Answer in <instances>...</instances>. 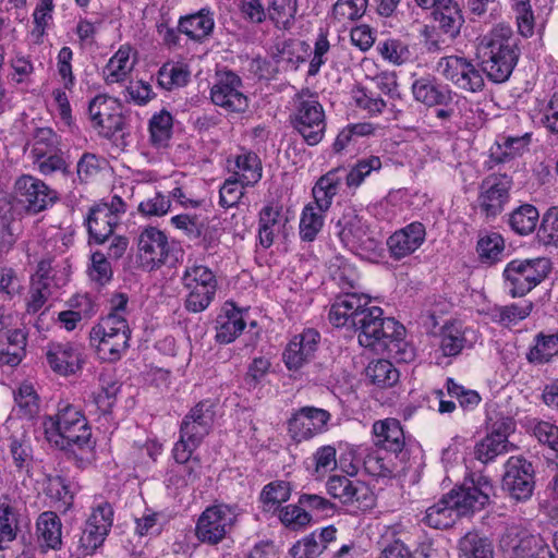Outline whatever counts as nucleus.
<instances>
[{
  "label": "nucleus",
  "mask_w": 558,
  "mask_h": 558,
  "mask_svg": "<svg viewBox=\"0 0 558 558\" xmlns=\"http://www.w3.org/2000/svg\"><path fill=\"white\" fill-rule=\"evenodd\" d=\"M494 493L495 488L488 476L471 473L461 485L427 508L423 521L433 529H447L454 523V514L465 515L482 510Z\"/></svg>",
  "instance_id": "nucleus-1"
},
{
  "label": "nucleus",
  "mask_w": 558,
  "mask_h": 558,
  "mask_svg": "<svg viewBox=\"0 0 558 558\" xmlns=\"http://www.w3.org/2000/svg\"><path fill=\"white\" fill-rule=\"evenodd\" d=\"M482 70L495 83H504L511 75L519 60L518 39L510 26L499 24L478 44Z\"/></svg>",
  "instance_id": "nucleus-2"
},
{
  "label": "nucleus",
  "mask_w": 558,
  "mask_h": 558,
  "mask_svg": "<svg viewBox=\"0 0 558 558\" xmlns=\"http://www.w3.org/2000/svg\"><path fill=\"white\" fill-rule=\"evenodd\" d=\"M46 439L61 450H92V430L84 414L73 404L61 401L54 416L44 421Z\"/></svg>",
  "instance_id": "nucleus-3"
},
{
  "label": "nucleus",
  "mask_w": 558,
  "mask_h": 558,
  "mask_svg": "<svg viewBox=\"0 0 558 558\" xmlns=\"http://www.w3.org/2000/svg\"><path fill=\"white\" fill-rule=\"evenodd\" d=\"M357 331L359 343L364 348L379 350L384 348L399 347V341L404 335V327L390 317H384V312L378 306H369L353 328Z\"/></svg>",
  "instance_id": "nucleus-4"
},
{
  "label": "nucleus",
  "mask_w": 558,
  "mask_h": 558,
  "mask_svg": "<svg viewBox=\"0 0 558 558\" xmlns=\"http://www.w3.org/2000/svg\"><path fill=\"white\" fill-rule=\"evenodd\" d=\"M180 280L186 292L184 308L194 314L206 311L215 300L218 290L215 272L208 266L189 258Z\"/></svg>",
  "instance_id": "nucleus-5"
},
{
  "label": "nucleus",
  "mask_w": 558,
  "mask_h": 558,
  "mask_svg": "<svg viewBox=\"0 0 558 558\" xmlns=\"http://www.w3.org/2000/svg\"><path fill=\"white\" fill-rule=\"evenodd\" d=\"M131 329L126 317L107 315L89 332L90 344L100 360L117 362L130 347Z\"/></svg>",
  "instance_id": "nucleus-6"
},
{
  "label": "nucleus",
  "mask_w": 558,
  "mask_h": 558,
  "mask_svg": "<svg viewBox=\"0 0 558 558\" xmlns=\"http://www.w3.org/2000/svg\"><path fill=\"white\" fill-rule=\"evenodd\" d=\"M290 121L307 145L315 146L323 141L327 126L325 110L308 89L295 95Z\"/></svg>",
  "instance_id": "nucleus-7"
},
{
  "label": "nucleus",
  "mask_w": 558,
  "mask_h": 558,
  "mask_svg": "<svg viewBox=\"0 0 558 558\" xmlns=\"http://www.w3.org/2000/svg\"><path fill=\"white\" fill-rule=\"evenodd\" d=\"M215 421V404L210 400L199 401L182 420L180 438L174 444L172 453L179 460H186L189 452L201 445L209 434Z\"/></svg>",
  "instance_id": "nucleus-8"
},
{
  "label": "nucleus",
  "mask_w": 558,
  "mask_h": 558,
  "mask_svg": "<svg viewBox=\"0 0 558 558\" xmlns=\"http://www.w3.org/2000/svg\"><path fill=\"white\" fill-rule=\"evenodd\" d=\"M239 517V508L226 504L207 507L196 523V536L206 544L220 543L234 527Z\"/></svg>",
  "instance_id": "nucleus-9"
},
{
  "label": "nucleus",
  "mask_w": 558,
  "mask_h": 558,
  "mask_svg": "<svg viewBox=\"0 0 558 558\" xmlns=\"http://www.w3.org/2000/svg\"><path fill=\"white\" fill-rule=\"evenodd\" d=\"M327 494L351 512L366 511L375 506V496L369 486L345 475H332L326 482Z\"/></svg>",
  "instance_id": "nucleus-10"
},
{
  "label": "nucleus",
  "mask_w": 558,
  "mask_h": 558,
  "mask_svg": "<svg viewBox=\"0 0 558 558\" xmlns=\"http://www.w3.org/2000/svg\"><path fill=\"white\" fill-rule=\"evenodd\" d=\"M499 546L505 558H555L539 535H533L521 526L508 527Z\"/></svg>",
  "instance_id": "nucleus-11"
},
{
  "label": "nucleus",
  "mask_w": 558,
  "mask_h": 558,
  "mask_svg": "<svg viewBox=\"0 0 558 558\" xmlns=\"http://www.w3.org/2000/svg\"><path fill=\"white\" fill-rule=\"evenodd\" d=\"M214 105L229 113H243L248 109L250 100L243 90L241 77L232 71L217 72L210 88Z\"/></svg>",
  "instance_id": "nucleus-12"
},
{
  "label": "nucleus",
  "mask_w": 558,
  "mask_h": 558,
  "mask_svg": "<svg viewBox=\"0 0 558 558\" xmlns=\"http://www.w3.org/2000/svg\"><path fill=\"white\" fill-rule=\"evenodd\" d=\"M437 71L457 88L468 93H478L485 86L483 70L477 69L471 60L460 56L440 58Z\"/></svg>",
  "instance_id": "nucleus-13"
},
{
  "label": "nucleus",
  "mask_w": 558,
  "mask_h": 558,
  "mask_svg": "<svg viewBox=\"0 0 558 558\" xmlns=\"http://www.w3.org/2000/svg\"><path fill=\"white\" fill-rule=\"evenodd\" d=\"M546 259L510 262L504 270V277L511 296H523L530 292L546 277Z\"/></svg>",
  "instance_id": "nucleus-14"
},
{
  "label": "nucleus",
  "mask_w": 558,
  "mask_h": 558,
  "mask_svg": "<svg viewBox=\"0 0 558 558\" xmlns=\"http://www.w3.org/2000/svg\"><path fill=\"white\" fill-rule=\"evenodd\" d=\"M88 113L93 126L105 137H111L124 128L122 107L118 99L106 96H95L88 105Z\"/></svg>",
  "instance_id": "nucleus-15"
},
{
  "label": "nucleus",
  "mask_w": 558,
  "mask_h": 558,
  "mask_svg": "<svg viewBox=\"0 0 558 558\" xmlns=\"http://www.w3.org/2000/svg\"><path fill=\"white\" fill-rule=\"evenodd\" d=\"M171 246L167 234L156 227L144 228L137 238V256L147 270L158 269L167 263Z\"/></svg>",
  "instance_id": "nucleus-16"
},
{
  "label": "nucleus",
  "mask_w": 558,
  "mask_h": 558,
  "mask_svg": "<svg viewBox=\"0 0 558 558\" xmlns=\"http://www.w3.org/2000/svg\"><path fill=\"white\" fill-rule=\"evenodd\" d=\"M14 193L19 203L28 213L38 214L57 199V192L44 181L31 174H23L14 183Z\"/></svg>",
  "instance_id": "nucleus-17"
},
{
  "label": "nucleus",
  "mask_w": 558,
  "mask_h": 558,
  "mask_svg": "<svg viewBox=\"0 0 558 558\" xmlns=\"http://www.w3.org/2000/svg\"><path fill=\"white\" fill-rule=\"evenodd\" d=\"M331 414L324 409L303 407L288 421V432L293 440L301 442L327 430Z\"/></svg>",
  "instance_id": "nucleus-18"
},
{
  "label": "nucleus",
  "mask_w": 558,
  "mask_h": 558,
  "mask_svg": "<svg viewBox=\"0 0 558 558\" xmlns=\"http://www.w3.org/2000/svg\"><path fill=\"white\" fill-rule=\"evenodd\" d=\"M512 179L507 174H490L480 185L478 206L486 217H496L509 202Z\"/></svg>",
  "instance_id": "nucleus-19"
},
{
  "label": "nucleus",
  "mask_w": 558,
  "mask_h": 558,
  "mask_svg": "<svg viewBox=\"0 0 558 558\" xmlns=\"http://www.w3.org/2000/svg\"><path fill=\"white\" fill-rule=\"evenodd\" d=\"M533 474L530 462L520 457H510L505 465L502 488L515 500H526L534 489Z\"/></svg>",
  "instance_id": "nucleus-20"
},
{
  "label": "nucleus",
  "mask_w": 558,
  "mask_h": 558,
  "mask_svg": "<svg viewBox=\"0 0 558 558\" xmlns=\"http://www.w3.org/2000/svg\"><path fill=\"white\" fill-rule=\"evenodd\" d=\"M46 360L51 371L60 376L75 375L83 368V348L75 342H50Z\"/></svg>",
  "instance_id": "nucleus-21"
},
{
  "label": "nucleus",
  "mask_w": 558,
  "mask_h": 558,
  "mask_svg": "<svg viewBox=\"0 0 558 558\" xmlns=\"http://www.w3.org/2000/svg\"><path fill=\"white\" fill-rule=\"evenodd\" d=\"M369 296L356 292L339 295L329 311V322L337 328H354L362 315L369 308Z\"/></svg>",
  "instance_id": "nucleus-22"
},
{
  "label": "nucleus",
  "mask_w": 558,
  "mask_h": 558,
  "mask_svg": "<svg viewBox=\"0 0 558 558\" xmlns=\"http://www.w3.org/2000/svg\"><path fill=\"white\" fill-rule=\"evenodd\" d=\"M337 228L341 242L352 250L373 252L378 246V241L353 210L344 214L338 220Z\"/></svg>",
  "instance_id": "nucleus-23"
},
{
  "label": "nucleus",
  "mask_w": 558,
  "mask_h": 558,
  "mask_svg": "<svg viewBox=\"0 0 558 558\" xmlns=\"http://www.w3.org/2000/svg\"><path fill=\"white\" fill-rule=\"evenodd\" d=\"M320 335L315 329H305L295 335L283 352V362L289 371H299L310 363L317 351Z\"/></svg>",
  "instance_id": "nucleus-24"
},
{
  "label": "nucleus",
  "mask_w": 558,
  "mask_h": 558,
  "mask_svg": "<svg viewBox=\"0 0 558 558\" xmlns=\"http://www.w3.org/2000/svg\"><path fill=\"white\" fill-rule=\"evenodd\" d=\"M417 7L423 10L435 9V20L439 28L449 37L453 38L463 25V15L456 0H414Z\"/></svg>",
  "instance_id": "nucleus-25"
},
{
  "label": "nucleus",
  "mask_w": 558,
  "mask_h": 558,
  "mask_svg": "<svg viewBox=\"0 0 558 558\" xmlns=\"http://www.w3.org/2000/svg\"><path fill=\"white\" fill-rule=\"evenodd\" d=\"M426 230L422 222L414 221L395 231L387 240L391 256L401 259L414 253L425 241Z\"/></svg>",
  "instance_id": "nucleus-26"
},
{
  "label": "nucleus",
  "mask_w": 558,
  "mask_h": 558,
  "mask_svg": "<svg viewBox=\"0 0 558 558\" xmlns=\"http://www.w3.org/2000/svg\"><path fill=\"white\" fill-rule=\"evenodd\" d=\"M374 445L383 450L405 457V436L400 422L396 418H386L373 424Z\"/></svg>",
  "instance_id": "nucleus-27"
},
{
  "label": "nucleus",
  "mask_w": 558,
  "mask_h": 558,
  "mask_svg": "<svg viewBox=\"0 0 558 558\" xmlns=\"http://www.w3.org/2000/svg\"><path fill=\"white\" fill-rule=\"evenodd\" d=\"M475 340L476 335L473 329L464 327L461 323H449L441 328L439 349L444 356H457Z\"/></svg>",
  "instance_id": "nucleus-28"
},
{
  "label": "nucleus",
  "mask_w": 558,
  "mask_h": 558,
  "mask_svg": "<svg viewBox=\"0 0 558 558\" xmlns=\"http://www.w3.org/2000/svg\"><path fill=\"white\" fill-rule=\"evenodd\" d=\"M411 90L414 99L427 107L444 106L452 99L451 90L430 76L416 78Z\"/></svg>",
  "instance_id": "nucleus-29"
},
{
  "label": "nucleus",
  "mask_w": 558,
  "mask_h": 558,
  "mask_svg": "<svg viewBox=\"0 0 558 558\" xmlns=\"http://www.w3.org/2000/svg\"><path fill=\"white\" fill-rule=\"evenodd\" d=\"M245 326L242 312L233 303H226L216 320L217 342L231 343L242 333Z\"/></svg>",
  "instance_id": "nucleus-30"
},
{
  "label": "nucleus",
  "mask_w": 558,
  "mask_h": 558,
  "mask_svg": "<svg viewBox=\"0 0 558 558\" xmlns=\"http://www.w3.org/2000/svg\"><path fill=\"white\" fill-rule=\"evenodd\" d=\"M531 142V132L515 136H502L490 147L489 158L496 165L509 162L527 151Z\"/></svg>",
  "instance_id": "nucleus-31"
},
{
  "label": "nucleus",
  "mask_w": 558,
  "mask_h": 558,
  "mask_svg": "<svg viewBox=\"0 0 558 558\" xmlns=\"http://www.w3.org/2000/svg\"><path fill=\"white\" fill-rule=\"evenodd\" d=\"M118 223V218L107 208V203L96 204L86 218L89 236L98 244L112 235Z\"/></svg>",
  "instance_id": "nucleus-32"
},
{
  "label": "nucleus",
  "mask_w": 558,
  "mask_h": 558,
  "mask_svg": "<svg viewBox=\"0 0 558 558\" xmlns=\"http://www.w3.org/2000/svg\"><path fill=\"white\" fill-rule=\"evenodd\" d=\"M20 513L16 502L9 495L0 496V550L9 547L19 532Z\"/></svg>",
  "instance_id": "nucleus-33"
},
{
  "label": "nucleus",
  "mask_w": 558,
  "mask_h": 558,
  "mask_svg": "<svg viewBox=\"0 0 558 558\" xmlns=\"http://www.w3.org/2000/svg\"><path fill=\"white\" fill-rule=\"evenodd\" d=\"M214 27V14L207 9H202L194 14L181 17L179 21V32L185 34L190 39L199 43L210 36Z\"/></svg>",
  "instance_id": "nucleus-34"
},
{
  "label": "nucleus",
  "mask_w": 558,
  "mask_h": 558,
  "mask_svg": "<svg viewBox=\"0 0 558 558\" xmlns=\"http://www.w3.org/2000/svg\"><path fill=\"white\" fill-rule=\"evenodd\" d=\"M344 179V169L336 168L322 175L312 189L314 202L319 204L320 208L329 209L333 197Z\"/></svg>",
  "instance_id": "nucleus-35"
},
{
  "label": "nucleus",
  "mask_w": 558,
  "mask_h": 558,
  "mask_svg": "<svg viewBox=\"0 0 558 558\" xmlns=\"http://www.w3.org/2000/svg\"><path fill=\"white\" fill-rule=\"evenodd\" d=\"M533 310V303L522 301L509 305H494L485 311V315L490 322L499 324L502 327H510L525 319Z\"/></svg>",
  "instance_id": "nucleus-36"
},
{
  "label": "nucleus",
  "mask_w": 558,
  "mask_h": 558,
  "mask_svg": "<svg viewBox=\"0 0 558 558\" xmlns=\"http://www.w3.org/2000/svg\"><path fill=\"white\" fill-rule=\"evenodd\" d=\"M37 535L41 547L47 549H60L62 545V523L57 513L43 512L37 520Z\"/></svg>",
  "instance_id": "nucleus-37"
},
{
  "label": "nucleus",
  "mask_w": 558,
  "mask_h": 558,
  "mask_svg": "<svg viewBox=\"0 0 558 558\" xmlns=\"http://www.w3.org/2000/svg\"><path fill=\"white\" fill-rule=\"evenodd\" d=\"M192 453L189 452L187 459L182 461L173 454L177 466L171 469L167 481L169 485L174 486L177 489L194 485L201 478V461L197 458H192Z\"/></svg>",
  "instance_id": "nucleus-38"
},
{
  "label": "nucleus",
  "mask_w": 558,
  "mask_h": 558,
  "mask_svg": "<svg viewBox=\"0 0 558 558\" xmlns=\"http://www.w3.org/2000/svg\"><path fill=\"white\" fill-rule=\"evenodd\" d=\"M131 46L122 45L109 59L108 63L102 69V76L106 84L121 83L126 80L134 68V61L131 60Z\"/></svg>",
  "instance_id": "nucleus-39"
},
{
  "label": "nucleus",
  "mask_w": 558,
  "mask_h": 558,
  "mask_svg": "<svg viewBox=\"0 0 558 558\" xmlns=\"http://www.w3.org/2000/svg\"><path fill=\"white\" fill-rule=\"evenodd\" d=\"M239 179L243 185L253 186L260 181L263 177L262 161L257 154L253 151H243L234 157L233 175Z\"/></svg>",
  "instance_id": "nucleus-40"
},
{
  "label": "nucleus",
  "mask_w": 558,
  "mask_h": 558,
  "mask_svg": "<svg viewBox=\"0 0 558 558\" xmlns=\"http://www.w3.org/2000/svg\"><path fill=\"white\" fill-rule=\"evenodd\" d=\"M327 208H320L316 202L307 204L301 214L299 233L303 241L312 242L324 226Z\"/></svg>",
  "instance_id": "nucleus-41"
},
{
  "label": "nucleus",
  "mask_w": 558,
  "mask_h": 558,
  "mask_svg": "<svg viewBox=\"0 0 558 558\" xmlns=\"http://www.w3.org/2000/svg\"><path fill=\"white\" fill-rule=\"evenodd\" d=\"M280 208L274 204L265 205L258 215V242L264 248H269L279 230Z\"/></svg>",
  "instance_id": "nucleus-42"
},
{
  "label": "nucleus",
  "mask_w": 558,
  "mask_h": 558,
  "mask_svg": "<svg viewBox=\"0 0 558 558\" xmlns=\"http://www.w3.org/2000/svg\"><path fill=\"white\" fill-rule=\"evenodd\" d=\"M191 72L189 66L182 62H167L157 73L158 85L172 90L185 86L190 81Z\"/></svg>",
  "instance_id": "nucleus-43"
},
{
  "label": "nucleus",
  "mask_w": 558,
  "mask_h": 558,
  "mask_svg": "<svg viewBox=\"0 0 558 558\" xmlns=\"http://www.w3.org/2000/svg\"><path fill=\"white\" fill-rule=\"evenodd\" d=\"M173 119L169 111L162 109L153 114L148 123L150 144L160 149L168 146L172 135Z\"/></svg>",
  "instance_id": "nucleus-44"
},
{
  "label": "nucleus",
  "mask_w": 558,
  "mask_h": 558,
  "mask_svg": "<svg viewBox=\"0 0 558 558\" xmlns=\"http://www.w3.org/2000/svg\"><path fill=\"white\" fill-rule=\"evenodd\" d=\"M538 220L537 208L531 204H523L510 213L508 223L517 234L527 235L536 229Z\"/></svg>",
  "instance_id": "nucleus-45"
},
{
  "label": "nucleus",
  "mask_w": 558,
  "mask_h": 558,
  "mask_svg": "<svg viewBox=\"0 0 558 558\" xmlns=\"http://www.w3.org/2000/svg\"><path fill=\"white\" fill-rule=\"evenodd\" d=\"M558 354V332L535 337V344L526 353V360L532 364H544Z\"/></svg>",
  "instance_id": "nucleus-46"
},
{
  "label": "nucleus",
  "mask_w": 558,
  "mask_h": 558,
  "mask_svg": "<svg viewBox=\"0 0 558 558\" xmlns=\"http://www.w3.org/2000/svg\"><path fill=\"white\" fill-rule=\"evenodd\" d=\"M366 377L379 388H390L399 381V371L387 360H377L366 367Z\"/></svg>",
  "instance_id": "nucleus-47"
},
{
  "label": "nucleus",
  "mask_w": 558,
  "mask_h": 558,
  "mask_svg": "<svg viewBox=\"0 0 558 558\" xmlns=\"http://www.w3.org/2000/svg\"><path fill=\"white\" fill-rule=\"evenodd\" d=\"M29 145L33 159L45 157L53 151H61L60 136L50 128L36 129Z\"/></svg>",
  "instance_id": "nucleus-48"
},
{
  "label": "nucleus",
  "mask_w": 558,
  "mask_h": 558,
  "mask_svg": "<svg viewBox=\"0 0 558 558\" xmlns=\"http://www.w3.org/2000/svg\"><path fill=\"white\" fill-rule=\"evenodd\" d=\"M106 537L97 527L85 523L84 529L77 535V539L72 543V555L76 558L93 555L104 544Z\"/></svg>",
  "instance_id": "nucleus-49"
},
{
  "label": "nucleus",
  "mask_w": 558,
  "mask_h": 558,
  "mask_svg": "<svg viewBox=\"0 0 558 558\" xmlns=\"http://www.w3.org/2000/svg\"><path fill=\"white\" fill-rule=\"evenodd\" d=\"M380 169L381 160L378 156L359 159L348 172L344 171L345 185L350 190H356L372 172Z\"/></svg>",
  "instance_id": "nucleus-50"
},
{
  "label": "nucleus",
  "mask_w": 558,
  "mask_h": 558,
  "mask_svg": "<svg viewBox=\"0 0 558 558\" xmlns=\"http://www.w3.org/2000/svg\"><path fill=\"white\" fill-rule=\"evenodd\" d=\"M459 550L463 558H494L490 541L473 532L466 533L460 539Z\"/></svg>",
  "instance_id": "nucleus-51"
},
{
  "label": "nucleus",
  "mask_w": 558,
  "mask_h": 558,
  "mask_svg": "<svg viewBox=\"0 0 558 558\" xmlns=\"http://www.w3.org/2000/svg\"><path fill=\"white\" fill-rule=\"evenodd\" d=\"M513 445L497 434H488L475 446V457L483 463L494 460L497 456L509 452Z\"/></svg>",
  "instance_id": "nucleus-52"
},
{
  "label": "nucleus",
  "mask_w": 558,
  "mask_h": 558,
  "mask_svg": "<svg viewBox=\"0 0 558 558\" xmlns=\"http://www.w3.org/2000/svg\"><path fill=\"white\" fill-rule=\"evenodd\" d=\"M296 10V0H271L268 8V14L276 27L280 29H290L294 24Z\"/></svg>",
  "instance_id": "nucleus-53"
},
{
  "label": "nucleus",
  "mask_w": 558,
  "mask_h": 558,
  "mask_svg": "<svg viewBox=\"0 0 558 558\" xmlns=\"http://www.w3.org/2000/svg\"><path fill=\"white\" fill-rule=\"evenodd\" d=\"M367 0H337L331 17L342 25L361 19L366 12Z\"/></svg>",
  "instance_id": "nucleus-54"
},
{
  "label": "nucleus",
  "mask_w": 558,
  "mask_h": 558,
  "mask_svg": "<svg viewBox=\"0 0 558 558\" xmlns=\"http://www.w3.org/2000/svg\"><path fill=\"white\" fill-rule=\"evenodd\" d=\"M505 250L504 238L497 232L482 235L476 245L477 254L483 263L494 264L500 259Z\"/></svg>",
  "instance_id": "nucleus-55"
},
{
  "label": "nucleus",
  "mask_w": 558,
  "mask_h": 558,
  "mask_svg": "<svg viewBox=\"0 0 558 558\" xmlns=\"http://www.w3.org/2000/svg\"><path fill=\"white\" fill-rule=\"evenodd\" d=\"M290 485L286 482L279 481L267 484L260 493L264 511L277 510L281 504L290 498Z\"/></svg>",
  "instance_id": "nucleus-56"
},
{
  "label": "nucleus",
  "mask_w": 558,
  "mask_h": 558,
  "mask_svg": "<svg viewBox=\"0 0 558 558\" xmlns=\"http://www.w3.org/2000/svg\"><path fill=\"white\" fill-rule=\"evenodd\" d=\"M113 508L106 500H99L92 507V512L86 520V524H90L93 527L108 536L112 523H113Z\"/></svg>",
  "instance_id": "nucleus-57"
},
{
  "label": "nucleus",
  "mask_w": 558,
  "mask_h": 558,
  "mask_svg": "<svg viewBox=\"0 0 558 558\" xmlns=\"http://www.w3.org/2000/svg\"><path fill=\"white\" fill-rule=\"evenodd\" d=\"M279 520L288 529L299 531L307 526L311 514L299 505H288L279 509Z\"/></svg>",
  "instance_id": "nucleus-58"
},
{
  "label": "nucleus",
  "mask_w": 558,
  "mask_h": 558,
  "mask_svg": "<svg viewBox=\"0 0 558 558\" xmlns=\"http://www.w3.org/2000/svg\"><path fill=\"white\" fill-rule=\"evenodd\" d=\"M380 56L393 64H403L411 58V52L404 43L400 39L388 38L380 41L377 47Z\"/></svg>",
  "instance_id": "nucleus-59"
},
{
  "label": "nucleus",
  "mask_w": 558,
  "mask_h": 558,
  "mask_svg": "<svg viewBox=\"0 0 558 558\" xmlns=\"http://www.w3.org/2000/svg\"><path fill=\"white\" fill-rule=\"evenodd\" d=\"M19 413L32 417L38 411V397L32 384L24 383L14 392Z\"/></svg>",
  "instance_id": "nucleus-60"
},
{
  "label": "nucleus",
  "mask_w": 558,
  "mask_h": 558,
  "mask_svg": "<svg viewBox=\"0 0 558 558\" xmlns=\"http://www.w3.org/2000/svg\"><path fill=\"white\" fill-rule=\"evenodd\" d=\"M515 12L517 25L523 37H530L534 33V15L530 0H511Z\"/></svg>",
  "instance_id": "nucleus-61"
},
{
  "label": "nucleus",
  "mask_w": 558,
  "mask_h": 558,
  "mask_svg": "<svg viewBox=\"0 0 558 558\" xmlns=\"http://www.w3.org/2000/svg\"><path fill=\"white\" fill-rule=\"evenodd\" d=\"M537 238L545 245L558 241V207H551L544 214Z\"/></svg>",
  "instance_id": "nucleus-62"
},
{
  "label": "nucleus",
  "mask_w": 558,
  "mask_h": 558,
  "mask_svg": "<svg viewBox=\"0 0 558 558\" xmlns=\"http://www.w3.org/2000/svg\"><path fill=\"white\" fill-rule=\"evenodd\" d=\"M324 551V545L317 543V531L298 541L290 549L292 558H317Z\"/></svg>",
  "instance_id": "nucleus-63"
},
{
  "label": "nucleus",
  "mask_w": 558,
  "mask_h": 558,
  "mask_svg": "<svg viewBox=\"0 0 558 558\" xmlns=\"http://www.w3.org/2000/svg\"><path fill=\"white\" fill-rule=\"evenodd\" d=\"M88 275L99 286H105L111 280L112 268L104 253L95 252L92 254Z\"/></svg>",
  "instance_id": "nucleus-64"
}]
</instances>
